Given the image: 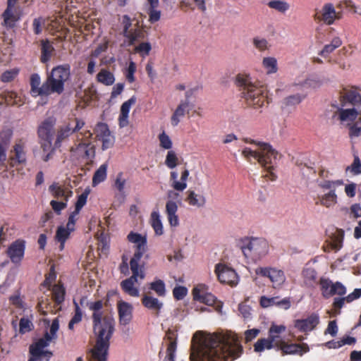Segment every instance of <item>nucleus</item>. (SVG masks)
Returning a JSON list of instances; mask_svg holds the SVG:
<instances>
[{
  "label": "nucleus",
  "mask_w": 361,
  "mask_h": 361,
  "mask_svg": "<svg viewBox=\"0 0 361 361\" xmlns=\"http://www.w3.org/2000/svg\"><path fill=\"white\" fill-rule=\"evenodd\" d=\"M142 304L147 310L156 315H159L164 307L162 301L157 298L153 297L149 293H145L142 297Z\"/></svg>",
  "instance_id": "nucleus-19"
},
{
  "label": "nucleus",
  "mask_w": 361,
  "mask_h": 361,
  "mask_svg": "<svg viewBox=\"0 0 361 361\" xmlns=\"http://www.w3.org/2000/svg\"><path fill=\"white\" fill-rule=\"evenodd\" d=\"M158 140L159 147L165 150H170L173 147V142L170 136L164 131L162 130L158 135Z\"/></svg>",
  "instance_id": "nucleus-47"
},
{
  "label": "nucleus",
  "mask_w": 361,
  "mask_h": 361,
  "mask_svg": "<svg viewBox=\"0 0 361 361\" xmlns=\"http://www.w3.org/2000/svg\"><path fill=\"white\" fill-rule=\"evenodd\" d=\"M117 307L120 324L123 326L128 324L133 319V305L120 300L117 302Z\"/></svg>",
  "instance_id": "nucleus-17"
},
{
  "label": "nucleus",
  "mask_w": 361,
  "mask_h": 361,
  "mask_svg": "<svg viewBox=\"0 0 361 361\" xmlns=\"http://www.w3.org/2000/svg\"><path fill=\"white\" fill-rule=\"evenodd\" d=\"M97 80L105 85H111L115 82V78L111 72L106 69H102L97 75Z\"/></svg>",
  "instance_id": "nucleus-46"
},
{
  "label": "nucleus",
  "mask_w": 361,
  "mask_h": 361,
  "mask_svg": "<svg viewBox=\"0 0 361 361\" xmlns=\"http://www.w3.org/2000/svg\"><path fill=\"white\" fill-rule=\"evenodd\" d=\"M342 40L338 37H335L332 39L329 44H326L324 48L320 51L319 55L323 57L327 56L329 54L332 53L336 49L341 47Z\"/></svg>",
  "instance_id": "nucleus-41"
},
{
  "label": "nucleus",
  "mask_w": 361,
  "mask_h": 361,
  "mask_svg": "<svg viewBox=\"0 0 361 361\" xmlns=\"http://www.w3.org/2000/svg\"><path fill=\"white\" fill-rule=\"evenodd\" d=\"M149 288L154 291L159 297H165L166 295V285L164 281L156 279L148 284Z\"/></svg>",
  "instance_id": "nucleus-39"
},
{
  "label": "nucleus",
  "mask_w": 361,
  "mask_h": 361,
  "mask_svg": "<svg viewBox=\"0 0 361 361\" xmlns=\"http://www.w3.org/2000/svg\"><path fill=\"white\" fill-rule=\"evenodd\" d=\"M165 164L171 169H174L178 165V157L174 151H168L165 159Z\"/></svg>",
  "instance_id": "nucleus-55"
},
{
  "label": "nucleus",
  "mask_w": 361,
  "mask_h": 361,
  "mask_svg": "<svg viewBox=\"0 0 361 361\" xmlns=\"http://www.w3.org/2000/svg\"><path fill=\"white\" fill-rule=\"evenodd\" d=\"M185 200L190 206L196 209L203 208L207 202V198L204 195L197 193L192 190H188L186 192Z\"/></svg>",
  "instance_id": "nucleus-24"
},
{
  "label": "nucleus",
  "mask_w": 361,
  "mask_h": 361,
  "mask_svg": "<svg viewBox=\"0 0 361 361\" xmlns=\"http://www.w3.org/2000/svg\"><path fill=\"white\" fill-rule=\"evenodd\" d=\"M189 176V171L185 169L180 175V179L173 181L171 187L176 191H183L187 188V180Z\"/></svg>",
  "instance_id": "nucleus-44"
},
{
  "label": "nucleus",
  "mask_w": 361,
  "mask_h": 361,
  "mask_svg": "<svg viewBox=\"0 0 361 361\" xmlns=\"http://www.w3.org/2000/svg\"><path fill=\"white\" fill-rule=\"evenodd\" d=\"M11 154V161L12 165L13 161L18 164H25L26 162V152L23 144H16Z\"/></svg>",
  "instance_id": "nucleus-35"
},
{
  "label": "nucleus",
  "mask_w": 361,
  "mask_h": 361,
  "mask_svg": "<svg viewBox=\"0 0 361 361\" xmlns=\"http://www.w3.org/2000/svg\"><path fill=\"white\" fill-rule=\"evenodd\" d=\"M74 304H75V314L68 324V329L71 330L73 329L75 324H78L79 322H81L82 317V311L80 309L78 303L74 301Z\"/></svg>",
  "instance_id": "nucleus-53"
},
{
  "label": "nucleus",
  "mask_w": 361,
  "mask_h": 361,
  "mask_svg": "<svg viewBox=\"0 0 361 361\" xmlns=\"http://www.w3.org/2000/svg\"><path fill=\"white\" fill-rule=\"evenodd\" d=\"M128 38L129 44H133L138 39L143 37V33L140 30H135L133 32H128V33L124 35Z\"/></svg>",
  "instance_id": "nucleus-61"
},
{
  "label": "nucleus",
  "mask_w": 361,
  "mask_h": 361,
  "mask_svg": "<svg viewBox=\"0 0 361 361\" xmlns=\"http://www.w3.org/2000/svg\"><path fill=\"white\" fill-rule=\"evenodd\" d=\"M59 329V322L57 318L52 321L49 332H46L44 338L39 339L35 344L30 346V353L32 356L28 361H48L51 357V352L44 350L51 341L57 338L56 333Z\"/></svg>",
  "instance_id": "nucleus-6"
},
{
  "label": "nucleus",
  "mask_w": 361,
  "mask_h": 361,
  "mask_svg": "<svg viewBox=\"0 0 361 361\" xmlns=\"http://www.w3.org/2000/svg\"><path fill=\"white\" fill-rule=\"evenodd\" d=\"M269 8L281 13H286L290 8V4L283 0H271L267 3Z\"/></svg>",
  "instance_id": "nucleus-42"
},
{
  "label": "nucleus",
  "mask_w": 361,
  "mask_h": 361,
  "mask_svg": "<svg viewBox=\"0 0 361 361\" xmlns=\"http://www.w3.org/2000/svg\"><path fill=\"white\" fill-rule=\"evenodd\" d=\"M107 165L106 164H102L99 169L95 171L92 178V185L96 186L102 182L104 181L106 178Z\"/></svg>",
  "instance_id": "nucleus-45"
},
{
  "label": "nucleus",
  "mask_w": 361,
  "mask_h": 361,
  "mask_svg": "<svg viewBox=\"0 0 361 361\" xmlns=\"http://www.w3.org/2000/svg\"><path fill=\"white\" fill-rule=\"evenodd\" d=\"M4 24L8 27H13L15 23L20 19V11L16 6L8 5V7L3 14Z\"/></svg>",
  "instance_id": "nucleus-26"
},
{
  "label": "nucleus",
  "mask_w": 361,
  "mask_h": 361,
  "mask_svg": "<svg viewBox=\"0 0 361 361\" xmlns=\"http://www.w3.org/2000/svg\"><path fill=\"white\" fill-rule=\"evenodd\" d=\"M242 155L248 161H251L252 159L256 160L266 171L264 176L271 180L276 179L274 171L279 154L269 143L258 142L257 147L255 149L245 147L242 149Z\"/></svg>",
  "instance_id": "nucleus-4"
},
{
  "label": "nucleus",
  "mask_w": 361,
  "mask_h": 361,
  "mask_svg": "<svg viewBox=\"0 0 361 361\" xmlns=\"http://www.w3.org/2000/svg\"><path fill=\"white\" fill-rule=\"evenodd\" d=\"M252 43L254 47L258 49L259 51H264L269 49V43L268 41L264 38L261 37H255L252 39Z\"/></svg>",
  "instance_id": "nucleus-58"
},
{
  "label": "nucleus",
  "mask_w": 361,
  "mask_h": 361,
  "mask_svg": "<svg viewBox=\"0 0 361 361\" xmlns=\"http://www.w3.org/2000/svg\"><path fill=\"white\" fill-rule=\"evenodd\" d=\"M12 136V130L6 129L0 133V147L7 149Z\"/></svg>",
  "instance_id": "nucleus-56"
},
{
  "label": "nucleus",
  "mask_w": 361,
  "mask_h": 361,
  "mask_svg": "<svg viewBox=\"0 0 361 361\" xmlns=\"http://www.w3.org/2000/svg\"><path fill=\"white\" fill-rule=\"evenodd\" d=\"M269 243L264 238H247L243 240L241 250L245 257L257 262L269 252Z\"/></svg>",
  "instance_id": "nucleus-7"
},
{
  "label": "nucleus",
  "mask_w": 361,
  "mask_h": 361,
  "mask_svg": "<svg viewBox=\"0 0 361 361\" xmlns=\"http://www.w3.org/2000/svg\"><path fill=\"white\" fill-rule=\"evenodd\" d=\"M214 271L221 283L235 286L238 282V276L235 270L224 263L216 264Z\"/></svg>",
  "instance_id": "nucleus-12"
},
{
  "label": "nucleus",
  "mask_w": 361,
  "mask_h": 361,
  "mask_svg": "<svg viewBox=\"0 0 361 361\" xmlns=\"http://www.w3.org/2000/svg\"><path fill=\"white\" fill-rule=\"evenodd\" d=\"M320 317L318 313L313 312L305 319H296L293 326L300 332L307 334L313 331L319 324Z\"/></svg>",
  "instance_id": "nucleus-13"
},
{
  "label": "nucleus",
  "mask_w": 361,
  "mask_h": 361,
  "mask_svg": "<svg viewBox=\"0 0 361 361\" xmlns=\"http://www.w3.org/2000/svg\"><path fill=\"white\" fill-rule=\"evenodd\" d=\"M286 330V326L283 324H272L269 329V339L272 342L276 348H279L281 346V343H283V340L281 334L284 333Z\"/></svg>",
  "instance_id": "nucleus-23"
},
{
  "label": "nucleus",
  "mask_w": 361,
  "mask_h": 361,
  "mask_svg": "<svg viewBox=\"0 0 361 361\" xmlns=\"http://www.w3.org/2000/svg\"><path fill=\"white\" fill-rule=\"evenodd\" d=\"M255 274L268 278L274 288H281L286 281L284 271L276 267H257Z\"/></svg>",
  "instance_id": "nucleus-10"
},
{
  "label": "nucleus",
  "mask_w": 361,
  "mask_h": 361,
  "mask_svg": "<svg viewBox=\"0 0 361 361\" xmlns=\"http://www.w3.org/2000/svg\"><path fill=\"white\" fill-rule=\"evenodd\" d=\"M190 108L191 105L187 99L182 101L178 104L171 116V121L172 126H176L180 121V119L185 115V114L189 112Z\"/></svg>",
  "instance_id": "nucleus-27"
},
{
  "label": "nucleus",
  "mask_w": 361,
  "mask_h": 361,
  "mask_svg": "<svg viewBox=\"0 0 361 361\" xmlns=\"http://www.w3.org/2000/svg\"><path fill=\"white\" fill-rule=\"evenodd\" d=\"M96 137L102 142V149L111 147L114 143V137L111 135L109 127L104 123H99L94 128Z\"/></svg>",
  "instance_id": "nucleus-15"
},
{
  "label": "nucleus",
  "mask_w": 361,
  "mask_h": 361,
  "mask_svg": "<svg viewBox=\"0 0 361 361\" xmlns=\"http://www.w3.org/2000/svg\"><path fill=\"white\" fill-rule=\"evenodd\" d=\"M275 345L272 342L267 338L259 339L254 345V350L257 353H262L265 350H270L274 348Z\"/></svg>",
  "instance_id": "nucleus-48"
},
{
  "label": "nucleus",
  "mask_w": 361,
  "mask_h": 361,
  "mask_svg": "<svg viewBox=\"0 0 361 361\" xmlns=\"http://www.w3.org/2000/svg\"><path fill=\"white\" fill-rule=\"evenodd\" d=\"M127 184V179L124 177L122 172L118 173L115 178L114 188L118 191L116 197L123 202L126 197V186Z\"/></svg>",
  "instance_id": "nucleus-28"
},
{
  "label": "nucleus",
  "mask_w": 361,
  "mask_h": 361,
  "mask_svg": "<svg viewBox=\"0 0 361 361\" xmlns=\"http://www.w3.org/2000/svg\"><path fill=\"white\" fill-rule=\"evenodd\" d=\"M190 354L191 361H233L243 349L238 336L231 331L207 334L197 332Z\"/></svg>",
  "instance_id": "nucleus-1"
},
{
  "label": "nucleus",
  "mask_w": 361,
  "mask_h": 361,
  "mask_svg": "<svg viewBox=\"0 0 361 361\" xmlns=\"http://www.w3.org/2000/svg\"><path fill=\"white\" fill-rule=\"evenodd\" d=\"M343 244V233H338L334 235L329 241H327V245L324 246V249L326 252H330L331 250H334L337 252L339 250Z\"/></svg>",
  "instance_id": "nucleus-36"
},
{
  "label": "nucleus",
  "mask_w": 361,
  "mask_h": 361,
  "mask_svg": "<svg viewBox=\"0 0 361 361\" xmlns=\"http://www.w3.org/2000/svg\"><path fill=\"white\" fill-rule=\"evenodd\" d=\"M87 306L89 309L93 312L92 319H94L95 314H99L101 317L106 315L102 311L103 307V302L102 300L90 302L87 303Z\"/></svg>",
  "instance_id": "nucleus-51"
},
{
  "label": "nucleus",
  "mask_w": 361,
  "mask_h": 361,
  "mask_svg": "<svg viewBox=\"0 0 361 361\" xmlns=\"http://www.w3.org/2000/svg\"><path fill=\"white\" fill-rule=\"evenodd\" d=\"M305 97V94H295L286 97L283 101V107L289 108L300 104Z\"/></svg>",
  "instance_id": "nucleus-43"
},
{
  "label": "nucleus",
  "mask_w": 361,
  "mask_h": 361,
  "mask_svg": "<svg viewBox=\"0 0 361 361\" xmlns=\"http://www.w3.org/2000/svg\"><path fill=\"white\" fill-rule=\"evenodd\" d=\"M49 190L55 198L63 199L65 201H68V197L73 194L72 191L64 188L59 183L51 184L49 188Z\"/></svg>",
  "instance_id": "nucleus-31"
},
{
  "label": "nucleus",
  "mask_w": 361,
  "mask_h": 361,
  "mask_svg": "<svg viewBox=\"0 0 361 361\" xmlns=\"http://www.w3.org/2000/svg\"><path fill=\"white\" fill-rule=\"evenodd\" d=\"M320 85H321V82L318 80H317L315 78H309L302 82L293 84L290 87V88L293 89V90H299V88H298V87H299L300 88H307V87L317 88V87H319Z\"/></svg>",
  "instance_id": "nucleus-49"
},
{
  "label": "nucleus",
  "mask_w": 361,
  "mask_h": 361,
  "mask_svg": "<svg viewBox=\"0 0 361 361\" xmlns=\"http://www.w3.org/2000/svg\"><path fill=\"white\" fill-rule=\"evenodd\" d=\"M318 186L327 192L318 195L317 204H319L325 208L330 209L335 207L338 203V195L336 193V188L343 185L342 180H323L317 181Z\"/></svg>",
  "instance_id": "nucleus-8"
},
{
  "label": "nucleus",
  "mask_w": 361,
  "mask_h": 361,
  "mask_svg": "<svg viewBox=\"0 0 361 361\" xmlns=\"http://www.w3.org/2000/svg\"><path fill=\"white\" fill-rule=\"evenodd\" d=\"M25 252V244L23 241L16 240L8 248L7 255L14 264L21 262Z\"/></svg>",
  "instance_id": "nucleus-18"
},
{
  "label": "nucleus",
  "mask_w": 361,
  "mask_h": 361,
  "mask_svg": "<svg viewBox=\"0 0 361 361\" xmlns=\"http://www.w3.org/2000/svg\"><path fill=\"white\" fill-rule=\"evenodd\" d=\"M322 295L325 298L334 295V283L329 279H323L320 281Z\"/></svg>",
  "instance_id": "nucleus-50"
},
{
  "label": "nucleus",
  "mask_w": 361,
  "mask_h": 361,
  "mask_svg": "<svg viewBox=\"0 0 361 361\" xmlns=\"http://www.w3.org/2000/svg\"><path fill=\"white\" fill-rule=\"evenodd\" d=\"M53 47L48 42H43L42 44V61L46 62L51 56Z\"/></svg>",
  "instance_id": "nucleus-57"
},
{
  "label": "nucleus",
  "mask_w": 361,
  "mask_h": 361,
  "mask_svg": "<svg viewBox=\"0 0 361 361\" xmlns=\"http://www.w3.org/2000/svg\"><path fill=\"white\" fill-rule=\"evenodd\" d=\"M178 205L175 201L168 200L166 203V214L169 224L171 226H177L179 224L178 216L176 214Z\"/></svg>",
  "instance_id": "nucleus-29"
},
{
  "label": "nucleus",
  "mask_w": 361,
  "mask_h": 361,
  "mask_svg": "<svg viewBox=\"0 0 361 361\" xmlns=\"http://www.w3.org/2000/svg\"><path fill=\"white\" fill-rule=\"evenodd\" d=\"M187 293L188 289L184 286H176L173 290V297L177 300H182Z\"/></svg>",
  "instance_id": "nucleus-63"
},
{
  "label": "nucleus",
  "mask_w": 361,
  "mask_h": 361,
  "mask_svg": "<svg viewBox=\"0 0 361 361\" xmlns=\"http://www.w3.org/2000/svg\"><path fill=\"white\" fill-rule=\"evenodd\" d=\"M71 155L75 160H88L94 154L93 146L90 143L80 142L71 148Z\"/></svg>",
  "instance_id": "nucleus-16"
},
{
  "label": "nucleus",
  "mask_w": 361,
  "mask_h": 361,
  "mask_svg": "<svg viewBox=\"0 0 361 361\" xmlns=\"http://www.w3.org/2000/svg\"><path fill=\"white\" fill-rule=\"evenodd\" d=\"M278 349L281 350L284 354L300 355H302L310 350L309 346L307 343H288L286 341L283 343H281V346Z\"/></svg>",
  "instance_id": "nucleus-21"
},
{
  "label": "nucleus",
  "mask_w": 361,
  "mask_h": 361,
  "mask_svg": "<svg viewBox=\"0 0 361 361\" xmlns=\"http://www.w3.org/2000/svg\"><path fill=\"white\" fill-rule=\"evenodd\" d=\"M192 296L195 300L204 303L207 305L216 306V310L221 312L222 304L221 302H216V298L209 292L207 286L203 283L197 285L192 289Z\"/></svg>",
  "instance_id": "nucleus-11"
},
{
  "label": "nucleus",
  "mask_w": 361,
  "mask_h": 361,
  "mask_svg": "<svg viewBox=\"0 0 361 361\" xmlns=\"http://www.w3.org/2000/svg\"><path fill=\"white\" fill-rule=\"evenodd\" d=\"M342 106L338 110L341 124L349 130L352 138L361 136V95L355 88L344 89Z\"/></svg>",
  "instance_id": "nucleus-2"
},
{
  "label": "nucleus",
  "mask_w": 361,
  "mask_h": 361,
  "mask_svg": "<svg viewBox=\"0 0 361 361\" xmlns=\"http://www.w3.org/2000/svg\"><path fill=\"white\" fill-rule=\"evenodd\" d=\"M30 93L33 97L45 96L44 92V83L41 85L40 76L34 73L30 76Z\"/></svg>",
  "instance_id": "nucleus-34"
},
{
  "label": "nucleus",
  "mask_w": 361,
  "mask_h": 361,
  "mask_svg": "<svg viewBox=\"0 0 361 361\" xmlns=\"http://www.w3.org/2000/svg\"><path fill=\"white\" fill-rule=\"evenodd\" d=\"M88 196V192H83L78 196V200L75 203V207L74 211L80 213L81 209L87 202V199Z\"/></svg>",
  "instance_id": "nucleus-62"
},
{
  "label": "nucleus",
  "mask_w": 361,
  "mask_h": 361,
  "mask_svg": "<svg viewBox=\"0 0 361 361\" xmlns=\"http://www.w3.org/2000/svg\"><path fill=\"white\" fill-rule=\"evenodd\" d=\"M137 283V281H135L134 277H130L123 281L121 286L126 293L132 297L138 298L140 296V290L136 285Z\"/></svg>",
  "instance_id": "nucleus-33"
},
{
  "label": "nucleus",
  "mask_w": 361,
  "mask_h": 361,
  "mask_svg": "<svg viewBox=\"0 0 361 361\" xmlns=\"http://www.w3.org/2000/svg\"><path fill=\"white\" fill-rule=\"evenodd\" d=\"M56 119L54 117L46 118L39 127L38 133L42 139L52 138Z\"/></svg>",
  "instance_id": "nucleus-25"
},
{
  "label": "nucleus",
  "mask_w": 361,
  "mask_h": 361,
  "mask_svg": "<svg viewBox=\"0 0 361 361\" xmlns=\"http://www.w3.org/2000/svg\"><path fill=\"white\" fill-rule=\"evenodd\" d=\"M85 125L83 121L74 118L60 126L57 130L54 147L59 148L72 134L80 130Z\"/></svg>",
  "instance_id": "nucleus-9"
},
{
  "label": "nucleus",
  "mask_w": 361,
  "mask_h": 361,
  "mask_svg": "<svg viewBox=\"0 0 361 361\" xmlns=\"http://www.w3.org/2000/svg\"><path fill=\"white\" fill-rule=\"evenodd\" d=\"M238 86L240 87L242 97L246 104L259 109L264 106L266 101L264 87L252 80L250 75L239 73L235 78Z\"/></svg>",
  "instance_id": "nucleus-5"
},
{
  "label": "nucleus",
  "mask_w": 361,
  "mask_h": 361,
  "mask_svg": "<svg viewBox=\"0 0 361 361\" xmlns=\"http://www.w3.org/2000/svg\"><path fill=\"white\" fill-rule=\"evenodd\" d=\"M6 101L9 104L21 105L23 104V98L17 92L10 91L6 93Z\"/></svg>",
  "instance_id": "nucleus-52"
},
{
  "label": "nucleus",
  "mask_w": 361,
  "mask_h": 361,
  "mask_svg": "<svg viewBox=\"0 0 361 361\" xmlns=\"http://www.w3.org/2000/svg\"><path fill=\"white\" fill-rule=\"evenodd\" d=\"M66 226H60L56 233V240L60 243L59 248L61 250H63L66 241L69 238L71 232Z\"/></svg>",
  "instance_id": "nucleus-38"
},
{
  "label": "nucleus",
  "mask_w": 361,
  "mask_h": 361,
  "mask_svg": "<svg viewBox=\"0 0 361 361\" xmlns=\"http://www.w3.org/2000/svg\"><path fill=\"white\" fill-rule=\"evenodd\" d=\"M345 171L347 173H350L352 175L361 173V162L359 157H355L353 164L348 166Z\"/></svg>",
  "instance_id": "nucleus-59"
},
{
  "label": "nucleus",
  "mask_w": 361,
  "mask_h": 361,
  "mask_svg": "<svg viewBox=\"0 0 361 361\" xmlns=\"http://www.w3.org/2000/svg\"><path fill=\"white\" fill-rule=\"evenodd\" d=\"M20 333L21 334H25L28 331H30L33 328V324L32 322L25 317H23L20 320Z\"/></svg>",
  "instance_id": "nucleus-60"
},
{
  "label": "nucleus",
  "mask_w": 361,
  "mask_h": 361,
  "mask_svg": "<svg viewBox=\"0 0 361 361\" xmlns=\"http://www.w3.org/2000/svg\"><path fill=\"white\" fill-rule=\"evenodd\" d=\"M53 298L58 304H60L63 301L65 290L59 285L54 286L52 288Z\"/></svg>",
  "instance_id": "nucleus-54"
},
{
  "label": "nucleus",
  "mask_w": 361,
  "mask_h": 361,
  "mask_svg": "<svg viewBox=\"0 0 361 361\" xmlns=\"http://www.w3.org/2000/svg\"><path fill=\"white\" fill-rule=\"evenodd\" d=\"M63 90L64 86L62 85V82H60L49 74L44 82V92H45V96H49L52 94L59 95Z\"/></svg>",
  "instance_id": "nucleus-20"
},
{
  "label": "nucleus",
  "mask_w": 361,
  "mask_h": 361,
  "mask_svg": "<svg viewBox=\"0 0 361 361\" xmlns=\"http://www.w3.org/2000/svg\"><path fill=\"white\" fill-rule=\"evenodd\" d=\"M150 224L156 235H161L164 233L163 224L159 212L154 211L152 212L150 216Z\"/></svg>",
  "instance_id": "nucleus-40"
},
{
  "label": "nucleus",
  "mask_w": 361,
  "mask_h": 361,
  "mask_svg": "<svg viewBox=\"0 0 361 361\" xmlns=\"http://www.w3.org/2000/svg\"><path fill=\"white\" fill-rule=\"evenodd\" d=\"M314 18L327 25H331L336 19L341 18V14L336 11L332 4L328 3L325 4L321 10L317 11Z\"/></svg>",
  "instance_id": "nucleus-14"
},
{
  "label": "nucleus",
  "mask_w": 361,
  "mask_h": 361,
  "mask_svg": "<svg viewBox=\"0 0 361 361\" xmlns=\"http://www.w3.org/2000/svg\"><path fill=\"white\" fill-rule=\"evenodd\" d=\"M262 66L267 74H274L278 71V61L274 56H266L262 59Z\"/></svg>",
  "instance_id": "nucleus-37"
},
{
  "label": "nucleus",
  "mask_w": 361,
  "mask_h": 361,
  "mask_svg": "<svg viewBox=\"0 0 361 361\" xmlns=\"http://www.w3.org/2000/svg\"><path fill=\"white\" fill-rule=\"evenodd\" d=\"M50 74L58 81L62 82V85L64 86L65 82L70 77V66L68 65L58 66L51 70Z\"/></svg>",
  "instance_id": "nucleus-30"
},
{
  "label": "nucleus",
  "mask_w": 361,
  "mask_h": 361,
  "mask_svg": "<svg viewBox=\"0 0 361 361\" xmlns=\"http://www.w3.org/2000/svg\"><path fill=\"white\" fill-rule=\"evenodd\" d=\"M93 331L97 337L96 344L87 355L89 361H106L109 347V339L114 331V319L110 315H94Z\"/></svg>",
  "instance_id": "nucleus-3"
},
{
  "label": "nucleus",
  "mask_w": 361,
  "mask_h": 361,
  "mask_svg": "<svg viewBox=\"0 0 361 361\" xmlns=\"http://www.w3.org/2000/svg\"><path fill=\"white\" fill-rule=\"evenodd\" d=\"M18 73V69H12L5 71L1 75V80L4 82H8L13 80Z\"/></svg>",
  "instance_id": "nucleus-64"
},
{
  "label": "nucleus",
  "mask_w": 361,
  "mask_h": 361,
  "mask_svg": "<svg viewBox=\"0 0 361 361\" xmlns=\"http://www.w3.org/2000/svg\"><path fill=\"white\" fill-rule=\"evenodd\" d=\"M128 240L135 244L137 249L135 253H145L147 245V239L145 236L131 232L128 235Z\"/></svg>",
  "instance_id": "nucleus-32"
},
{
  "label": "nucleus",
  "mask_w": 361,
  "mask_h": 361,
  "mask_svg": "<svg viewBox=\"0 0 361 361\" xmlns=\"http://www.w3.org/2000/svg\"><path fill=\"white\" fill-rule=\"evenodd\" d=\"M136 102V97L133 96L128 100L123 102L121 106L120 114L118 118L120 128H125L129 123V113L131 106Z\"/></svg>",
  "instance_id": "nucleus-22"
}]
</instances>
